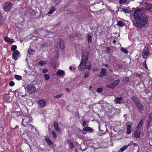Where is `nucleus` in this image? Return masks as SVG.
<instances>
[{
  "label": "nucleus",
  "mask_w": 152,
  "mask_h": 152,
  "mask_svg": "<svg viewBox=\"0 0 152 152\" xmlns=\"http://www.w3.org/2000/svg\"><path fill=\"white\" fill-rule=\"evenodd\" d=\"M141 9L137 8L134 10L133 15L136 21L134 25L140 29L145 26L147 24L148 19L144 13L140 12Z\"/></svg>",
  "instance_id": "1"
},
{
  "label": "nucleus",
  "mask_w": 152,
  "mask_h": 152,
  "mask_svg": "<svg viewBox=\"0 0 152 152\" xmlns=\"http://www.w3.org/2000/svg\"><path fill=\"white\" fill-rule=\"evenodd\" d=\"M22 118L21 124L24 126H26L29 123H31L33 120L32 118L29 115H24L22 116Z\"/></svg>",
  "instance_id": "2"
},
{
  "label": "nucleus",
  "mask_w": 152,
  "mask_h": 152,
  "mask_svg": "<svg viewBox=\"0 0 152 152\" xmlns=\"http://www.w3.org/2000/svg\"><path fill=\"white\" fill-rule=\"evenodd\" d=\"M25 89L29 94H31L34 92L36 89L35 86L31 84H29L25 87Z\"/></svg>",
  "instance_id": "3"
},
{
  "label": "nucleus",
  "mask_w": 152,
  "mask_h": 152,
  "mask_svg": "<svg viewBox=\"0 0 152 152\" xmlns=\"http://www.w3.org/2000/svg\"><path fill=\"white\" fill-rule=\"evenodd\" d=\"M149 53V50L147 45L145 46L143 51L142 56L143 58L146 59L148 58Z\"/></svg>",
  "instance_id": "4"
},
{
  "label": "nucleus",
  "mask_w": 152,
  "mask_h": 152,
  "mask_svg": "<svg viewBox=\"0 0 152 152\" xmlns=\"http://www.w3.org/2000/svg\"><path fill=\"white\" fill-rule=\"evenodd\" d=\"M120 82L119 80H117L109 84L106 86L107 88L111 89L115 88Z\"/></svg>",
  "instance_id": "5"
},
{
  "label": "nucleus",
  "mask_w": 152,
  "mask_h": 152,
  "mask_svg": "<svg viewBox=\"0 0 152 152\" xmlns=\"http://www.w3.org/2000/svg\"><path fill=\"white\" fill-rule=\"evenodd\" d=\"M12 6V4L11 2H7L5 3L3 9L5 11L8 12L11 9Z\"/></svg>",
  "instance_id": "6"
},
{
  "label": "nucleus",
  "mask_w": 152,
  "mask_h": 152,
  "mask_svg": "<svg viewBox=\"0 0 152 152\" xmlns=\"http://www.w3.org/2000/svg\"><path fill=\"white\" fill-rule=\"evenodd\" d=\"M88 53L86 52V51L84 50L83 51L81 62L85 64L87 61L88 60Z\"/></svg>",
  "instance_id": "7"
},
{
  "label": "nucleus",
  "mask_w": 152,
  "mask_h": 152,
  "mask_svg": "<svg viewBox=\"0 0 152 152\" xmlns=\"http://www.w3.org/2000/svg\"><path fill=\"white\" fill-rule=\"evenodd\" d=\"M114 101L116 104H121L123 103V98L121 97H115Z\"/></svg>",
  "instance_id": "8"
},
{
  "label": "nucleus",
  "mask_w": 152,
  "mask_h": 152,
  "mask_svg": "<svg viewBox=\"0 0 152 152\" xmlns=\"http://www.w3.org/2000/svg\"><path fill=\"white\" fill-rule=\"evenodd\" d=\"M144 5L148 10L152 12V4L146 2L144 3Z\"/></svg>",
  "instance_id": "9"
},
{
  "label": "nucleus",
  "mask_w": 152,
  "mask_h": 152,
  "mask_svg": "<svg viewBox=\"0 0 152 152\" xmlns=\"http://www.w3.org/2000/svg\"><path fill=\"white\" fill-rule=\"evenodd\" d=\"M20 52L18 50H15L13 52L12 58L15 60H17L19 57Z\"/></svg>",
  "instance_id": "10"
},
{
  "label": "nucleus",
  "mask_w": 152,
  "mask_h": 152,
  "mask_svg": "<svg viewBox=\"0 0 152 152\" xmlns=\"http://www.w3.org/2000/svg\"><path fill=\"white\" fill-rule=\"evenodd\" d=\"M25 127H27V129L30 132H33L35 130L36 128L34 125L30 124H28Z\"/></svg>",
  "instance_id": "11"
},
{
  "label": "nucleus",
  "mask_w": 152,
  "mask_h": 152,
  "mask_svg": "<svg viewBox=\"0 0 152 152\" xmlns=\"http://www.w3.org/2000/svg\"><path fill=\"white\" fill-rule=\"evenodd\" d=\"M39 106L40 107H43L46 104L45 100L44 99L39 100L38 102Z\"/></svg>",
  "instance_id": "12"
},
{
  "label": "nucleus",
  "mask_w": 152,
  "mask_h": 152,
  "mask_svg": "<svg viewBox=\"0 0 152 152\" xmlns=\"http://www.w3.org/2000/svg\"><path fill=\"white\" fill-rule=\"evenodd\" d=\"M107 72H106V70L104 68H102L101 69V71L100 72V74L99 75V77H102L106 75Z\"/></svg>",
  "instance_id": "13"
},
{
  "label": "nucleus",
  "mask_w": 152,
  "mask_h": 152,
  "mask_svg": "<svg viewBox=\"0 0 152 152\" xmlns=\"http://www.w3.org/2000/svg\"><path fill=\"white\" fill-rule=\"evenodd\" d=\"M131 145V144L130 143L127 145H124L117 152H123L127 148Z\"/></svg>",
  "instance_id": "14"
},
{
  "label": "nucleus",
  "mask_w": 152,
  "mask_h": 152,
  "mask_svg": "<svg viewBox=\"0 0 152 152\" xmlns=\"http://www.w3.org/2000/svg\"><path fill=\"white\" fill-rule=\"evenodd\" d=\"M54 127L55 129L59 133H60L61 132V129L58 127V123L55 122L54 124Z\"/></svg>",
  "instance_id": "15"
},
{
  "label": "nucleus",
  "mask_w": 152,
  "mask_h": 152,
  "mask_svg": "<svg viewBox=\"0 0 152 152\" xmlns=\"http://www.w3.org/2000/svg\"><path fill=\"white\" fill-rule=\"evenodd\" d=\"M4 41L7 42L9 43L10 44H12L14 41L13 39H10L9 37H4Z\"/></svg>",
  "instance_id": "16"
},
{
  "label": "nucleus",
  "mask_w": 152,
  "mask_h": 152,
  "mask_svg": "<svg viewBox=\"0 0 152 152\" xmlns=\"http://www.w3.org/2000/svg\"><path fill=\"white\" fill-rule=\"evenodd\" d=\"M83 64L84 63L80 62L78 67V70L79 71H82L86 67V64L85 63L84 65H83Z\"/></svg>",
  "instance_id": "17"
},
{
  "label": "nucleus",
  "mask_w": 152,
  "mask_h": 152,
  "mask_svg": "<svg viewBox=\"0 0 152 152\" xmlns=\"http://www.w3.org/2000/svg\"><path fill=\"white\" fill-rule=\"evenodd\" d=\"M141 132L140 129H137L135 131L134 133V137L136 138H139L140 136Z\"/></svg>",
  "instance_id": "18"
},
{
  "label": "nucleus",
  "mask_w": 152,
  "mask_h": 152,
  "mask_svg": "<svg viewBox=\"0 0 152 152\" xmlns=\"http://www.w3.org/2000/svg\"><path fill=\"white\" fill-rule=\"evenodd\" d=\"M83 130L84 132H92L94 131V129L91 127H86L83 129Z\"/></svg>",
  "instance_id": "19"
},
{
  "label": "nucleus",
  "mask_w": 152,
  "mask_h": 152,
  "mask_svg": "<svg viewBox=\"0 0 152 152\" xmlns=\"http://www.w3.org/2000/svg\"><path fill=\"white\" fill-rule=\"evenodd\" d=\"M132 124H128L127 125L126 133L127 134H130L131 132V127Z\"/></svg>",
  "instance_id": "20"
},
{
  "label": "nucleus",
  "mask_w": 152,
  "mask_h": 152,
  "mask_svg": "<svg viewBox=\"0 0 152 152\" xmlns=\"http://www.w3.org/2000/svg\"><path fill=\"white\" fill-rule=\"evenodd\" d=\"M137 107L140 110L143 111L144 110V108L143 107L142 105L140 104L139 102L135 104Z\"/></svg>",
  "instance_id": "21"
},
{
  "label": "nucleus",
  "mask_w": 152,
  "mask_h": 152,
  "mask_svg": "<svg viewBox=\"0 0 152 152\" xmlns=\"http://www.w3.org/2000/svg\"><path fill=\"white\" fill-rule=\"evenodd\" d=\"M35 52V51L31 49L30 46L29 47L28 50V54L30 55H33Z\"/></svg>",
  "instance_id": "22"
},
{
  "label": "nucleus",
  "mask_w": 152,
  "mask_h": 152,
  "mask_svg": "<svg viewBox=\"0 0 152 152\" xmlns=\"http://www.w3.org/2000/svg\"><path fill=\"white\" fill-rule=\"evenodd\" d=\"M56 10V8L54 7H51L50 10L48 12V13L47 14V15L49 16L50 15L52 14Z\"/></svg>",
  "instance_id": "23"
},
{
  "label": "nucleus",
  "mask_w": 152,
  "mask_h": 152,
  "mask_svg": "<svg viewBox=\"0 0 152 152\" xmlns=\"http://www.w3.org/2000/svg\"><path fill=\"white\" fill-rule=\"evenodd\" d=\"M125 25V23L121 21H118L117 25L119 27H122L124 26Z\"/></svg>",
  "instance_id": "24"
},
{
  "label": "nucleus",
  "mask_w": 152,
  "mask_h": 152,
  "mask_svg": "<svg viewBox=\"0 0 152 152\" xmlns=\"http://www.w3.org/2000/svg\"><path fill=\"white\" fill-rule=\"evenodd\" d=\"M88 42L89 44L92 42V38L91 35L90 34H87V37Z\"/></svg>",
  "instance_id": "25"
},
{
  "label": "nucleus",
  "mask_w": 152,
  "mask_h": 152,
  "mask_svg": "<svg viewBox=\"0 0 152 152\" xmlns=\"http://www.w3.org/2000/svg\"><path fill=\"white\" fill-rule=\"evenodd\" d=\"M57 74L58 75H64L65 72L63 70L59 69L58 71Z\"/></svg>",
  "instance_id": "26"
},
{
  "label": "nucleus",
  "mask_w": 152,
  "mask_h": 152,
  "mask_svg": "<svg viewBox=\"0 0 152 152\" xmlns=\"http://www.w3.org/2000/svg\"><path fill=\"white\" fill-rule=\"evenodd\" d=\"M143 120L142 119L139 122V123L138 125V126L137 127V128L139 129H140V128L142 127V126L143 124Z\"/></svg>",
  "instance_id": "27"
},
{
  "label": "nucleus",
  "mask_w": 152,
  "mask_h": 152,
  "mask_svg": "<svg viewBox=\"0 0 152 152\" xmlns=\"http://www.w3.org/2000/svg\"><path fill=\"white\" fill-rule=\"evenodd\" d=\"M152 120V114H150L148 120L147 121V124L148 125H149L151 123Z\"/></svg>",
  "instance_id": "28"
},
{
  "label": "nucleus",
  "mask_w": 152,
  "mask_h": 152,
  "mask_svg": "<svg viewBox=\"0 0 152 152\" xmlns=\"http://www.w3.org/2000/svg\"><path fill=\"white\" fill-rule=\"evenodd\" d=\"M15 79L17 80H20L22 79V77L18 75H15L14 76Z\"/></svg>",
  "instance_id": "29"
},
{
  "label": "nucleus",
  "mask_w": 152,
  "mask_h": 152,
  "mask_svg": "<svg viewBox=\"0 0 152 152\" xmlns=\"http://www.w3.org/2000/svg\"><path fill=\"white\" fill-rule=\"evenodd\" d=\"M132 100L134 102L135 104L136 103H137V102H139L137 98L136 97H135L134 96H132Z\"/></svg>",
  "instance_id": "30"
},
{
  "label": "nucleus",
  "mask_w": 152,
  "mask_h": 152,
  "mask_svg": "<svg viewBox=\"0 0 152 152\" xmlns=\"http://www.w3.org/2000/svg\"><path fill=\"white\" fill-rule=\"evenodd\" d=\"M45 140L48 145H50L52 144V142L49 139L46 138Z\"/></svg>",
  "instance_id": "31"
},
{
  "label": "nucleus",
  "mask_w": 152,
  "mask_h": 152,
  "mask_svg": "<svg viewBox=\"0 0 152 152\" xmlns=\"http://www.w3.org/2000/svg\"><path fill=\"white\" fill-rule=\"evenodd\" d=\"M127 0H119V3L120 4H124L127 2Z\"/></svg>",
  "instance_id": "32"
},
{
  "label": "nucleus",
  "mask_w": 152,
  "mask_h": 152,
  "mask_svg": "<svg viewBox=\"0 0 152 152\" xmlns=\"http://www.w3.org/2000/svg\"><path fill=\"white\" fill-rule=\"evenodd\" d=\"M59 46L60 48L62 49H63L64 48L65 46L64 44V42L62 41L60 42Z\"/></svg>",
  "instance_id": "33"
},
{
  "label": "nucleus",
  "mask_w": 152,
  "mask_h": 152,
  "mask_svg": "<svg viewBox=\"0 0 152 152\" xmlns=\"http://www.w3.org/2000/svg\"><path fill=\"white\" fill-rule=\"evenodd\" d=\"M121 51L124 52L126 54H127L128 53V50L126 48H124L121 47Z\"/></svg>",
  "instance_id": "34"
},
{
  "label": "nucleus",
  "mask_w": 152,
  "mask_h": 152,
  "mask_svg": "<svg viewBox=\"0 0 152 152\" xmlns=\"http://www.w3.org/2000/svg\"><path fill=\"white\" fill-rule=\"evenodd\" d=\"M38 64L39 65L42 66L45 64L46 63L45 61L42 60L39 62Z\"/></svg>",
  "instance_id": "35"
},
{
  "label": "nucleus",
  "mask_w": 152,
  "mask_h": 152,
  "mask_svg": "<svg viewBox=\"0 0 152 152\" xmlns=\"http://www.w3.org/2000/svg\"><path fill=\"white\" fill-rule=\"evenodd\" d=\"M86 69H88L90 70L91 69V65L90 63L89 64L86 66Z\"/></svg>",
  "instance_id": "36"
},
{
  "label": "nucleus",
  "mask_w": 152,
  "mask_h": 152,
  "mask_svg": "<svg viewBox=\"0 0 152 152\" xmlns=\"http://www.w3.org/2000/svg\"><path fill=\"white\" fill-rule=\"evenodd\" d=\"M122 10L125 13H129L130 12V10H129L124 8H122Z\"/></svg>",
  "instance_id": "37"
},
{
  "label": "nucleus",
  "mask_w": 152,
  "mask_h": 152,
  "mask_svg": "<svg viewBox=\"0 0 152 152\" xmlns=\"http://www.w3.org/2000/svg\"><path fill=\"white\" fill-rule=\"evenodd\" d=\"M17 46L15 45H12L11 48V49L12 51H14L16 49H17Z\"/></svg>",
  "instance_id": "38"
},
{
  "label": "nucleus",
  "mask_w": 152,
  "mask_h": 152,
  "mask_svg": "<svg viewBox=\"0 0 152 152\" xmlns=\"http://www.w3.org/2000/svg\"><path fill=\"white\" fill-rule=\"evenodd\" d=\"M90 75V73L89 72H85L84 74V77L85 78H86L88 77Z\"/></svg>",
  "instance_id": "39"
},
{
  "label": "nucleus",
  "mask_w": 152,
  "mask_h": 152,
  "mask_svg": "<svg viewBox=\"0 0 152 152\" xmlns=\"http://www.w3.org/2000/svg\"><path fill=\"white\" fill-rule=\"evenodd\" d=\"M63 95V94H59L55 96V98H58L61 97Z\"/></svg>",
  "instance_id": "40"
},
{
  "label": "nucleus",
  "mask_w": 152,
  "mask_h": 152,
  "mask_svg": "<svg viewBox=\"0 0 152 152\" xmlns=\"http://www.w3.org/2000/svg\"><path fill=\"white\" fill-rule=\"evenodd\" d=\"M14 85L15 83L13 81H11L9 83V86L12 87Z\"/></svg>",
  "instance_id": "41"
},
{
  "label": "nucleus",
  "mask_w": 152,
  "mask_h": 152,
  "mask_svg": "<svg viewBox=\"0 0 152 152\" xmlns=\"http://www.w3.org/2000/svg\"><path fill=\"white\" fill-rule=\"evenodd\" d=\"M52 133L53 137L55 138H56V134L55 131H52Z\"/></svg>",
  "instance_id": "42"
},
{
  "label": "nucleus",
  "mask_w": 152,
  "mask_h": 152,
  "mask_svg": "<svg viewBox=\"0 0 152 152\" xmlns=\"http://www.w3.org/2000/svg\"><path fill=\"white\" fill-rule=\"evenodd\" d=\"M45 77L46 80H48L50 78L49 75H48L46 74L45 75Z\"/></svg>",
  "instance_id": "43"
},
{
  "label": "nucleus",
  "mask_w": 152,
  "mask_h": 152,
  "mask_svg": "<svg viewBox=\"0 0 152 152\" xmlns=\"http://www.w3.org/2000/svg\"><path fill=\"white\" fill-rule=\"evenodd\" d=\"M69 145L70 147V148L72 149H73L75 147L74 145L72 143L70 144Z\"/></svg>",
  "instance_id": "44"
},
{
  "label": "nucleus",
  "mask_w": 152,
  "mask_h": 152,
  "mask_svg": "<svg viewBox=\"0 0 152 152\" xmlns=\"http://www.w3.org/2000/svg\"><path fill=\"white\" fill-rule=\"evenodd\" d=\"M129 80V77H125L124 78L123 81L124 82H128Z\"/></svg>",
  "instance_id": "45"
},
{
  "label": "nucleus",
  "mask_w": 152,
  "mask_h": 152,
  "mask_svg": "<svg viewBox=\"0 0 152 152\" xmlns=\"http://www.w3.org/2000/svg\"><path fill=\"white\" fill-rule=\"evenodd\" d=\"M102 88H98L97 89V91L98 93H100L102 91Z\"/></svg>",
  "instance_id": "46"
},
{
  "label": "nucleus",
  "mask_w": 152,
  "mask_h": 152,
  "mask_svg": "<svg viewBox=\"0 0 152 152\" xmlns=\"http://www.w3.org/2000/svg\"><path fill=\"white\" fill-rule=\"evenodd\" d=\"M47 46H48V45L47 44L46 42H45V43H44L41 45V47L42 48L47 47Z\"/></svg>",
  "instance_id": "47"
},
{
  "label": "nucleus",
  "mask_w": 152,
  "mask_h": 152,
  "mask_svg": "<svg viewBox=\"0 0 152 152\" xmlns=\"http://www.w3.org/2000/svg\"><path fill=\"white\" fill-rule=\"evenodd\" d=\"M66 142L69 145L72 143L71 142V140L70 139H68L66 141Z\"/></svg>",
  "instance_id": "48"
},
{
  "label": "nucleus",
  "mask_w": 152,
  "mask_h": 152,
  "mask_svg": "<svg viewBox=\"0 0 152 152\" xmlns=\"http://www.w3.org/2000/svg\"><path fill=\"white\" fill-rule=\"evenodd\" d=\"M148 136L149 137H152V131H149L148 132Z\"/></svg>",
  "instance_id": "49"
},
{
  "label": "nucleus",
  "mask_w": 152,
  "mask_h": 152,
  "mask_svg": "<svg viewBox=\"0 0 152 152\" xmlns=\"http://www.w3.org/2000/svg\"><path fill=\"white\" fill-rule=\"evenodd\" d=\"M143 66L145 67L146 69H147V67L146 64V61L143 63Z\"/></svg>",
  "instance_id": "50"
},
{
  "label": "nucleus",
  "mask_w": 152,
  "mask_h": 152,
  "mask_svg": "<svg viewBox=\"0 0 152 152\" xmlns=\"http://www.w3.org/2000/svg\"><path fill=\"white\" fill-rule=\"evenodd\" d=\"M48 71V70L47 69H43L42 72L43 73H47Z\"/></svg>",
  "instance_id": "51"
},
{
  "label": "nucleus",
  "mask_w": 152,
  "mask_h": 152,
  "mask_svg": "<svg viewBox=\"0 0 152 152\" xmlns=\"http://www.w3.org/2000/svg\"><path fill=\"white\" fill-rule=\"evenodd\" d=\"M86 125V121H84L82 124V125L83 126H85Z\"/></svg>",
  "instance_id": "52"
},
{
  "label": "nucleus",
  "mask_w": 152,
  "mask_h": 152,
  "mask_svg": "<svg viewBox=\"0 0 152 152\" xmlns=\"http://www.w3.org/2000/svg\"><path fill=\"white\" fill-rule=\"evenodd\" d=\"M18 113L19 112L17 111H15L13 113V114L15 115H16L17 116L18 115Z\"/></svg>",
  "instance_id": "53"
},
{
  "label": "nucleus",
  "mask_w": 152,
  "mask_h": 152,
  "mask_svg": "<svg viewBox=\"0 0 152 152\" xmlns=\"http://www.w3.org/2000/svg\"><path fill=\"white\" fill-rule=\"evenodd\" d=\"M69 69L71 70H75V68H72V67L71 66H70L69 67Z\"/></svg>",
  "instance_id": "54"
},
{
  "label": "nucleus",
  "mask_w": 152,
  "mask_h": 152,
  "mask_svg": "<svg viewBox=\"0 0 152 152\" xmlns=\"http://www.w3.org/2000/svg\"><path fill=\"white\" fill-rule=\"evenodd\" d=\"M98 70L97 68H93L92 69V70L94 72H95V71H97Z\"/></svg>",
  "instance_id": "55"
},
{
  "label": "nucleus",
  "mask_w": 152,
  "mask_h": 152,
  "mask_svg": "<svg viewBox=\"0 0 152 152\" xmlns=\"http://www.w3.org/2000/svg\"><path fill=\"white\" fill-rule=\"evenodd\" d=\"M104 66H105V67H108H108H109V66H108V64H104Z\"/></svg>",
  "instance_id": "56"
},
{
  "label": "nucleus",
  "mask_w": 152,
  "mask_h": 152,
  "mask_svg": "<svg viewBox=\"0 0 152 152\" xmlns=\"http://www.w3.org/2000/svg\"><path fill=\"white\" fill-rule=\"evenodd\" d=\"M110 78H111V77H107V79L108 80H110Z\"/></svg>",
  "instance_id": "57"
},
{
  "label": "nucleus",
  "mask_w": 152,
  "mask_h": 152,
  "mask_svg": "<svg viewBox=\"0 0 152 152\" xmlns=\"http://www.w3.org/2000/svg\"><path fill=\"white\" fill-rule=\"evenodd\" d=\"M65 90H66V91H69V88H66V89H65Z\"/></svg>",
  "instance_id": "58"
},
{
  "label": "nucleus",
  "mask_w": 152,
  "mask_h": 152,
  "mask_svg": "<svg viewBox=\"0 0 152 152\" xmlns=\"http://www.w3.org/2000/svg\"><path fill=\"white\" fill-rule=\"evenodd\" d=\"M134 147H135L136 146H137V144L134 143Z\"/></svg>",
  "instance_id": "59"
},
{
  "label": "nucleus",
  "mask_w": 152,
  "mask_h": 152,
  "mask_svg": "<svg viewBox=\"0 0 152 152\" xmlns=\"http://www.w3.org/2000/svg\"><path fill=\"white\" fill-rule=\"evenodd\" d=\"M89 89H92V87L91 86H89Z\"/></svg>",
  "instance_id": "60"
},
{
  "label": "nucleus",
  "mask_w": 152,
  "mask_h": 152,
  "mask_svg": "<svg viewBox=\"0 0 152 152\" xmlns=\"http://www.w3.org/2000/svg\"><path fill=\"white\" fill-rule=\"evenodd\" d=\"M2 17H3V16H2V15L1 14V12H0V18Z\"/></svg>",
  "instance_id": "61"
},
{
  "label": "nucleus",
  "mask_w": 152,
  "mask_h": 152,
  "mask_svg": "<svg viewBox=\"0 0 152 152\" xmlns=\"http://www.w3.org/2000/svg\"><path fill=\"white\" fill-rule=\"evenodd\" d=\"M109 70H110V71L111 72H113V70L111 69H109Z\"/></svg>",
  "instance_id": "62"
}]
</instances>
